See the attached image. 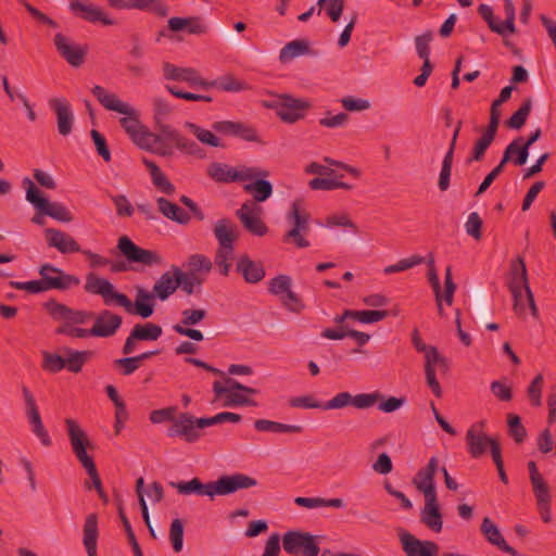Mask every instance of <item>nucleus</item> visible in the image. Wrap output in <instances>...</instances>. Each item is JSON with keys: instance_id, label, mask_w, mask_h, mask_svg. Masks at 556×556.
I'll return each mask as SVG.
<instances>
[{"instance_id": "nucleus-14", "label": "nucleus", "mask_w": 556, "mask_h": 556, "mask_svg": "<svg viewBox=\"0 0 556 556\" xmlns=\"http://www.w3.org/2000/svg\"><path fill=\"white\" fill-rule=\"evenodd\" d=\"M117 248L129 263H140L147 266L163 264V257L156 251L138 247L127 236H122L118 239Z\"/></svg>"}, {"instance_id": "nucleus-50", "label": "nucleus", "mask_w": 556, "mask_h": 556, "mask_svg": "<svg viewBox=\"0 0 556 556\" xmlns=\"http://www.w3.org/2000/svg\"><path fill=\"white\" fill-rule=\"evenodd\" d=\"M494 139L488 137L484 134H481V136L475 142L470 155L466 160V164L469 165L472 162H481L484 157L486 150L489 149Z\"/></svg>"}, {"instance_id": "nucleus-51", "label": "nucleus", "mask_w": 556, "mask_h": 556, "mask_svg": "<svg viewBox=\"0 0 556 556\" xmlns=\"http://www.w3.org/2000/svg\"><path fill=\"white\" fill-rule=\"evenodd\" d=\"M508 432L516 443L520 444L527 437V430L521 424V418L515 414L507 415Z\"/></svg>"}, {"instance_id": "nucleus-34", "label": "nucleus", "mask_w": 556, "mask_h": 556, "mask_svg": "<svg viewBox=\"0 0 556 556\" xmlns=\"http://www.w3.org/2000/svg\"><path fill=\"white\" fill-rule=\"evenodd\" d=\"M213 392L215 393L216 399H219L222 395L226 394L227 400L225 402V406H256L257 403L254 400H251L241 393L238 390L232 389L230 386H223L219 381H215L213 383Z\"/></svg>"}, {"instance_id": "nucleus-37", "label": "nucleus", "mask_w": 556, "mask_h": 556, "mask_svg": "<svg viewBox=\"0 0 556 556\" xmlns=\"http://www.w3.org/2000/svg\"><path fill=\"white\" fill-rule=\"evenodd\" d=\"M168 28L172 31H180L187 29L189 34L202 35L206 33V26L203 24L201 17H172L168 20Z\"/></svg>"}, {"instance_id": "nucleus-7", "label": "nucleus", "mask_w": 556, "mask_h": 556, "mask_svg": "<svg viewBox=\"0 0 556 556\" xmlns=\"http://www.w3.org/2000/svg\"><path fill=\"white\" fill-rule=\"evenodd\" d=\"M267 106L274 109L282 122L293 124L305 116L311 103L285 93L271 100Z\"/></svg>"}, {"instance_id": "nucleus-30", "label": "nucleus", "mask_w": 556, "mask_h": 556, "mask_svg": "<svg viewBox=\"0 0 556 556\" xmlns=\"http://www.w3.org/2000/svg\"><path fill=\"white\" fill-rule=\"evenodd\" d=\"M421 522L435 533L442 531L443 519L438 503V497H425V506L420 511Z\"/></svg>"}, {"instance_id": "nucleus-63", "label": "nucleus", "mask_w": 556, "mask_h": 556, "mask_svg": "<svg viewBox=\"0 0 556 556\" xmlns=\"http://www.w3.org/2000/svg\"><path fill=\"white\" fill-rule=\"evenodd\" d=\"M113 367L121 370L122 375L130 376L140 367V365L135 356H130L115 359L113 362Z\"/></svg>"}, {"instance_id": "nucleus-61", "label": "nucleus", "mask_w": 556, "mask_h": 556, "mask_svg": "<svg viewBox=\"0 0 556 556\" xmlns=\"http://www.w3.org/2000/svg\"><path fill=\"white\" fill-rule=\"evenodd\" d=\"M478 13L481 15V17L486 22L489 28L497 34L503 35V28L500 26V23L496 21L493 10L488 4H480L478 8Z\"/></svg>"}, {"instance_id": "nucleus-44", "label": "nucleus", "mask_w": 556, "mask_h": 556, "mask_svg": "<svg viewBox=\"0 0 556 556\" xmlns=\"http://www.w3.org/2000/svg\"><path fill=\"white\" fill-rule=\"evenodd\" d=\"M254 428L258 432L274 433H302L303 427L299 425H287L268 419H257L254 421Z\"/></svg>"}, {"instance_id": "nucleus-2", "label": "nucleus", "mask_w": 556, "mask_h": 556, "mask_svg": "<svg viewBox=\"0 0 556 556\" xmlns=\"http://www.w3.org/2000/svg\"><path fill=\"white\" fill-rule=\"evenodd\" d=\"M256 484V479L243 473L222 476L216 481H210L207 483H202L199 478H193L190 481L169 483L179 494L188 495L194 493L200 496L206 495L211 500L216 495H229L239 490L255 486Z\"/></svg>"}, {"instance_id": "nucleus-31", "label": "nucleus", "mask_w": 556, "mask_h": 556, "mask_svg": "<svg viewBox=\"0 0 556 556\" xmlns=\"http://www.w3.org/2000/svg\"><path fill=\"white\" fill-rule=\"evenodd\" d=\"M153 299V293L146 291L143 288H137V295L135 302L132 303L129 300V305L123 307L129 314L138 315L142 318H148L154 312Z\"/></svg>"}, {"instance_id": "nucleus-22", "label": "nucleus", "mask_w": 556, "mask_h": 556, "mask_svg": "<svg viewBox=\"0 0 556 556\" xmlns=\"http://www.w3.org/2000/svg\"><path fill=\"white\" fill-rule=\"evenodd\" d=\"M438 469V458L431 457L427 466L419 469L413 479V484L425 497L437 496L434 476Z\"/></svg>"}, {"instance_id": "nucleus-45", "label": "nucleus", "mask_w": 556, "mask_h": 556, "mask_svg": "<svg viewBox=\"0 0 556 556\" xmlns=\"http://www.w3.org/2000/svg\"><path fill=\"white\" fill-rule=\"evenodd\" d=\"M309 52V46L306 40L298 39L288 42L279 53V60L282 63H287L294 58L307 54Z\"/></svg>"}, {"instance_id": "nucleus-53", "label": "nucleus", "mask_w": 556, "mask_h": 556, "mask_svg": "<svg viewBox=\"0 0 556 556\" xmlns=\"http://www.w3.org/2000/svg\"><path fill=\"white\" fill-rule=\"evenodd\" d=\"M23 396L26 403V415L28 417L30 426H34L35 424H39L41 421V417L39 414V409L37 407L36 401L31 392L28 390L27 387H22Z\"/></svg>"}, {"instance_id": "nucleus-47", "label": "nucleus", "mask_w": 556, "mask_h": 556, "mask_svg": "<svg viewBox=\"0 0 556 556\" xmlns=\"http://www.w3.org/2000/svg\"><path fill=\"white\" fill-rule=\"evenodd\" d=\"M212 269V262L203 254H192L187 262L186 273L206 278Z\"/></svg>"}, {"instance_id": "nucleus-52", "label": "nucleus", "mask_w": 556, "mask_h": 556, "mask_svg": "<svg viewBox=\"0 0 556 556\" xmlns=\"http://www.w3.org/2000/svg\"><path fill=\"white\" fill-rule=\"evenodd\" d=\"M42 368L46 371L55 374L65 368V357L47 351L42 352Z\"/></svg>"}, {"instance_id": "nucleus-26", "label": "nucleus", "mask_w": 556, "mask_h": 556, "mask_svg": "<svg viewBox=\"0 0 556 556\" xmlns=\"http://www.w3.org/2000/svg\"><path fill=\"white\" fill-rule=\"evenodd\" d=\"M50 108L56 115L58 131L62 136H68L74 125V115L70 103L65 99L53 98L49 101Z\"/></svg>"}, {"instance_id": "nucleus-43", "label": "nucleus", "mask_w": 556, "mask_h": 556, "mask_svg": "<svg viewBox=\"0 0 556 556\" xmlns=\"http://www.w3.org/2000/svg\"><path fill=\"white\" fill-rule=\"evenodd\" d=\"M65 354V368L71 372H80L84 365L93 356L92 351H75L70 348H63Z\"/></svg>"}, {"instance_id": "nucleus-12", "label": "nucleus", "mask_w": 556, "mask_h": 556, "mask_svg": "<svg viewBox=\"0 0 556 556\" xmlns=\"http://www.w3.org/2000/svg\"><path fill=\"white\" fill-rule=\"evenodd\" d=\"M85 291L90 294L101 295L106 305L115 302L119 306H128L127 295L115 291L114 286L104 278L98 277L94 273L86 276Z\"/></svg>"}, {"instance_id": "nucleus-39", "label": "nucleus", "mask_w": 556, "mask_h": 556, "mask_svg": "<svg viewBox=\"0 0 556 556\" xmlns=\"http://www.w3.org/2000/svg\"><path fill=\"white\" fill-rule=\"evenodd\" d=\"M494 438H490L484 433H478L476 429H468L466 433V443L468 446V452L473 458H479L482 456L486 447L490 446V441H493Z\"/></svg>"}, {"instance_id": "nucleus-55", "label": "nucleus", "mask_w": 556, "mask_h": 556, "mask_svg": "<svg viewBox=\"0 0 556 556\" xmlns=\"http://www.w3.org/2000/svg\"><path fill=\"white\" fill-rule=\"evenodd\" d=\"M504 11L506 18L504 22L500 23V26L503 28V35L502 37H506L507 34H515L516 26H515V5L511 0H504Z\"/></svg>"}, {"instance_id": "nucleus-57", "label": "nucleus", "mask_w": 556, "mask_h": 556, "mask_svg": "<svg viewBox=\"0 0 556 556\" xmlns=\"http://www.w3.org/2000/svg\"><path fill=\"white\" fill-rule=\"evenodd\" d=\"M290 289L291 278L287 275H279L269 281L268 291L278 298H282Z\"/></svg>"}, {"instance_id": "nucleus-10", "label": "nucleus", "mask_w": 556, "mask_h": 556, "mask_svg": "<svg viewBox=\"0 0 556 556\" xmlns=\"http://www.w3.org/2000/svg\"><path fill=\"white\" fill-rule=\"evenodd\" d=\"M383 395L376 391L372 393H359L352 395L350 392L343 391L337 393L332 399L323 404V409H342L348 406H354L358 409H366L372 407Z\"/></svg>"}, {"instance_id": "nucleus-48", "label": "nucleus", "mask_w": 556, "mask_h": 556, "mask_svg": "<svg viewBox=\"0 0 556 556\" xmlns=\"http://www.w3.org/2000/svg\"><path fill=\"white\" fill-rule=\"evenodd\" d=\"M185 127L189 129L190 132H192L197 137V139L204 144L215 148L225 147V144L211 130L204 129L191 122H186Z\"/></svg>"}, {"instance_id": "nucleus-36", "label": "nucleus", "mask_w": 556, "mask_h": 556, "mask_svg": "<svg viewBox=\"0 0 556 556\" xmlns=\"http://www.w3.org/2000/svg\"><path fill=\"white\" fill-rule=\"evenodd\" d=\"M237 270L242 274L248 283H257L265 277L264 266L261 263L252 261L247 255L239 260Z\"/></svg>"}, {"instance_id": "nucleus-32", "label": "nucleus", "mask_w": 556, "mask_h": 556, "mask_svg": "<svg viewBox=\"0 0 556 556\" xmlns=\"http://www.w3.org/2000/svg\"><path fill=\"white\" fill-rule=\"evenodd\" d=\"M440 357L441 354L435 346L428 350V353L425 354L426 381L437 397L442 396V389L435 376Z\"/></svg>"}, {"instance_id": "nucleus-4", "label": "nucleus", "mask_w": 556, "mask_h": 556, "mask_svg": "<svg viewBox=\"0 0 556 556\" xmlns=\"http://www.w3.org/2000/svg\"><path fill=\"white\" fill-rule=\"evenodd\" d=\"M508 289L514 299V312L519 317H525L527 302L533 318L539 319V308L529 286L526 264L521 257L518 258L517 263L511 265V277L508 281Z\"/></svg>"}, {"instance_id": "nucleus-54", "label": "nucleus", "mask_w": 556, "mask_h": 556, "mask_svg": "<svg viewBox=\"0 0 556 556\" xmlns=\"http://www.w3.org/2000/svg\"><path fill=\"white\" fill-rule=\"evenodd\" d=\"M169 541L174 552H181L184 545V522L179 518L174 519L170 523Z\"/></svg>"}, {"instance_id": "nucleus-59", "label": "nucleus", "mask_w": 556, "mask_h": 556, "mask_svg": "<svg viewBox=\"0 0 556 556\" xmlns=\"http://www.w3.org/2000/svg\"><path fill=\"white\" fill-rule=\"evenodd\" d=\"M134 9L150 10L160 16H165L168 11L161 0H134Z\"/></svg>"}, {"instance_id": "nucleus-27", "label": "nucleus", "mask_w": 556, "mask_h": 556, "mask_svg": "<svg viewBox=\"0 0 556 556\" xmlns=\"http://www.w3.org/2000/svg\"><path fill=\"white\" fill-rule=\"evenodd\" d=\"M45 235L48 245L55 248L63 254L81 252L78 242L71 235L60 229L47 228Z\"/></svg>"}, {"instance_id": "nucleus-28", "label": "nucleus", "mask_w": 556, "mask_h": 556, "mask_svg": "<svg viewBox=\"0 0 556 556\" xmlns=\"http://www.w3.org/2000/svg\"><path fill=\"white\" fill-rule=\"evenodd\" d=\"M480 530L485 540L500 551L507 553L510 556H520L514 547L506 543L498 527L491 520V518H483Z\"/></svg>"}, {"instance_id": "nucleus-11", "label": "nucleus", "mask_w": 556, "mask_h": 556, "mask_svg": "<svg viewBox=\"0 0 556 556\" xmlns=\"http://www.w3.org/2000/svg\"><path fill=\"white\" fill-rule=\"evenodd\" d=\"M286 553L294 556H318L320 549L315 538L308 532L288 531L282 536Z\"/></svg>"}, {"instance_id": "nucleus-62", "label": "nucleus", "mask_w": 556, "mask_h": 556, "mask_svg": "<svg viewBox=\"0 0 556 556\" xmlns=\"http://www.w3.org/2000/svg\"><path fill=\"white\" fill-rule=\"evenodd\" d=\"M482 219L477 212H472L468 216V220L465 224L466 232L476 240H480L482 237Z\"/></svg>"}, {"instance_id": "nucleus-9", "label": "nucleus", "mask_w": 556, "mask_h": 556, "mask_svg": "<svg viewBox=\"0 0 556 556\" xmlns=\"http://www.w3.org/2000/svg\"><path fill=\"white\" fill-rule=\"evenodd\" d=\"M67 435L74 455L85 468L94 464L93 458L88 454V450H93L94 446L89 440L87 433L80 428L75 419H65Z\"/></svg>"}, {"instance_id": "nucleus-38", "label": "nucleus", "mask_w": 556, "mask_h": 556, "mask_svg": "<svg viewBox=\"0 0 556 556\" xmlns=\"http://www.w3.org/2000/svg\"><path fill=\"white\" fill-rule=\"evenodd\" d=\"M156 204L161 214L180 225H187L191 219L186 211L165 198H157Z\"/></svg>"}, {"instance_id": "nucleus-29", "label": "nucleus", "mask_w": 556, "mask_h": 556, "mask_svg": "<svg viewBox=\"0 0 556 556\" xmlns=\"http://www.w3.org/2000/svg\"><path fill=\"white\" fill-rule=\"evenodd\" d=\"M214 235L219 249L226 253H233V242L238 238L236 225L227 218L219 219L214 227Z\"/></svg>"}, {"instance_id": "nucleus-42", "label": "nucleus", "mask_w": 556, "mask_h": 556, "mask_svg": "<svg viewBox=\"0 0 556 556\" xmlns=\"http://www.w3.org/2000/svg\"><path fill=\"white\" fill-rule=\"evenodd\" d=\"M172 271L178 275V280L180 281L179 287L187 295L200 293L201 286L205 281L204 277L188 274L175 265L172 266Z\"/></svg>"}, {"instance_id": "nucleus-6", "label": "nucleus", "mask_w": 556, "mask_h": 556, "mask_svg": "<svg viewBox=\"0 0 556 556\" xmlns=\"http://www.w3.org/2000/svg\"><path fill=\"white\" fill-rule=\"evenodd\" d=\"M23 185L26 188V200L33 204L39 213L63 223L73 220L74 217L65 205L60 202H49L41 195L40 190L28 177L24 178Z\"/></svg>"}, {"instance_id": "nucleus-8", "label": "nucleus", "mask_w": 556, "mask_h": 556, "mask_svg": "<svg viewBox=\"0 0 556 556\" xmlns=\"http://www.w3.org/2000/svg\"><path fill=\"white\" fill-rule=\"evenodd\" d=\"M528 470L530 475L532 491L536 500L538 510L541 515L542 520L547 523L552 520L551 489L547 482L544 480L543 476L539 472L536 464L533 460L528 463Z\"/></svg>"}, {"instance_id": "nucleus-5", "label": "nucleus", "mask_w": 556, "mask_h": 556, "mask_svg": "<svg viewBox=\"0 0 556 556\" xmlns=\"http://www.w3.org/2000/svg\"><path fill=\"white\" fill-rule=\"evenodd\" d=\"M287 219L292 224V228L283 235L282 241L293 242L299 249L308 248L306 235L311 231V214L303 207V200L296 199L292 202Z\"/></svg>"}, {"instance_id": "nucleus-19", "label": "nucleus", "mask_w": 556, "mask_h": 556, "mask_svg": "<svg viewBox=\"0 0 556 556\" xmlns=\"http://www.w3.org/2000/svg\"><path fill=\"white\" fill-rule=\"evenodd\" d=\"M156 129L160 134L157 136L162 137V141H170L180 152L187 153L189 155L202 156V149L199 144L186 137H184L177 129L173 126L159 123L156 124Z\"/></svg>"}, {"instance_id": "nucleus-35", "label": "nucleus", "mask_w": 556, "mask_h": 556, "mask_svg": "<svg viewBox=\"0 0 556 556\" xmlns=\"http://www.w3.org/2000/svg\"><path fill=\"white\" fill-rule=\"evenodd\" d=\"M179 283L178 275H175L172 270L165 271L154 283L151 293H153L154 296H157L161 301H165L175 293L179 288Z\"/></svg>"}, {"instance_id": "nucleus-41", "label": "nucleus", "mask_w": 556, "mask_h": 556, "mask_svg": "<svg viewBox=\"0 0 556 556\" xmlns=\"http://www.w3.org/2000/svg\"><path fill=\"white\" fill-rule=\"evenodd\" d=\"M98 534V517L96 514H90L86 517L84 525V545L88 556H97Z\"/></svg>"}, {"instance_id": "nucleus-16", "label": "nucleus", "mask_w": 556, "mask_h": 556, "mask_svg": "<svg viewBox=\"0 0 556 556\" xmlns=\"http://www.w3.org/2000/svg\"><path fill=\"white\" fill-rule=\"evenodd\" d=\"M261 206L252 201H245L241 207L237 210L236 216L248 232L263 237L268 232V227L261 218Z\"/></svg>"}, {"instance_id": "nucleus-1", "label": "nucleus", "mask_w": 556, "mask_h": 556, "mask_svg": "<svg viewBox=\"0 0 556 556\" xmlns=\"http://www.w3.org/2000/svg\"><path fill=\"white\" fill-rule=\"evenodd\" d=\"M91 92L104 109L125 115L119 119L121 126L139 148L151 150L156 142H161L162 137L149 131L140 123L138 112L115 93L108 92L99 85L94 86Z\"/></svg>"}, {"instance_id": "nucleus-56", "label": "nucleus", "mask_w": 556, "mask_h": 556, "mask_svg": "<svg viewBox=\"0 0 556 556\" xmlns=\"http://www.w3.org/2000/svg\"><path fill=\"white\" fill-rule=\"evenodd\" d=\"M424 262H425V258L422 256L413 255V256H410L408 258L400 260L396 264H392V265L387 266L383 269V271L387 275H391V274H394V273L407 270L409 268H413V267H415L417 265L422 264Z\"/></svg>"}, {"instance_id": "nucleus-25", "label": "nucleus", "mask_w": 556, "mask_h": 556, "mask_svg": "<svg viewBox=\"0 0 556 556\" xmlns=\"http://www.w3.org/2000/svg\"><path fill=\"white\" fill-rule=\"evenodd\" d=\"M94 324L91 329H98L99 332L93 333L92 337L110 338L116 333L123 323L122 316L112 313L109 309L100 312L93 316Z\"/></svg>"}, {"instance_id": "nucleus-24", "label": "nucleus", "mask_w": 556, "mask_h": 556, "mask_svg": "<svg viewBox=\"0 0 556 556\" xmlns=\"http://www.w3.org/2000/svg\"><path fill=\"white\" fill-rule=\"evenodd\" d=\"M164 77L168 80L185 81L191 87H206V80L203 79L197 70L192 67H179L168 62L163 64Z\"/></svg>"}, {"instance_id": "nucleus-58", "label": "nucleus", "mask_w": 556, "mask_h": 556, "mask_svg": "<svg viewBox=\"0 0 556 556\" xmlns=\"http://www.w3.org/2000/svg\"><path fill=\"white\" fill-rule=\"evenodd\" d=\"M389 315V311H353V318L364 324L378 323Z\"/></svg>"}, {"instance_id": "nucleus-49", "label": "nucleus", "mask_w": 556, "mask_h": 556, "mask_svg": "<svg viewBox=\"0 0 556 556\" xmlns=\"http://www.w3.org/2000/svg\"><path fill=\"white\" fill-rule=\"evenodd\" d=\"M532 109V100L526 99L520 108L506 121V126L510 129H520L527 122Z\"/></svg>"}, {"instance_id": "nucleus-18", "label": "nucleus", "mask_w": 556, "mask_h": 556, "mask_svg": "<svg viewBox=\"0 0 556 556\" xmlns=\"http://www.w3.org/2000/svg\"><path fill=\"white\" fill-rule=\"evenodd\" d=\"M162 327L156 324H136L125 340L123 354L130 355L136 351L139 341H155L162 336Z\"/></svg>"}, {"instance_id": "nucleus-20", "label": "nucleus", "mask_w": 556, "mask_h": 556, "mask_svg": "<svg viewBox=\"0 0 556 556\" xmlns=\"http://www.w3.org/2000/svg\"><path fill=\"white\" fill-rule=\"evenodd\" d=\"M399 538L407 556H438L439 545L433 541H421L412 533L400 529Z\"/></svg>"}, {"instance_id": "nucleus-17", "label": "nucleus", "mask_w": 556, "mask_h": 556, "mask_svg": "<svg viewBox=\"0 0 556 556\" xmlns=\"http://www.w3.org/2000/svg\"><path fill=\"white\" fill-rule=\"evenodd\" d=\"M39 275L43 278L45 285L49 290L66 291L79 286L80 279L74 275L64 273L51 264H43L39 268Z\"/></svg>"}, {"instance_id": "nucleus-64", "label": "nucleus", "mask_w": 556, "mask_h": 556, "mask_svg": "<svg viewBox=\"0 0 556 556\" xmlns=\"http://www.w3.org/2000/svg\"><path fill=\"white\" fill-rule=\"evenodd\" d=\"M281 304L293 313H300L304 308V304L301 300V298L294 293L291 289L282 295V298H279Z\"/></svg>"}, {"instance_id": "nucleus-60", "label": "nucleus", "mask_w": 556, "mask_h": 556, "mask_svg": "<svg viewBox=\"0 0 556 556\" xmlns=\"http://www.w3.org/2000/svg\"><path fill=\"white\" fill-rule=\"evenodd\" d=\"M207 315V312L204 308H195V309H185L181 313V320L178 325H182L184 327H190L201 323Z\"/></svg>"}, {"instance_id": "nucleus-15", "label": "nucleus", "mask_w": 556, "mask_h": 556, "mask_svg": "<svg viewBox=\"0 0 556 556\" xmlns=\"http://www.w3.org/2000/svg\"><path fill=\"white\" fill-rule=\"evenodd\" d=\"M201 430L202 427L199 426V418L189 413H181L167 429V435L170 438H182L186 442L193 443L201 438Z\"/></svg>"}, {"instance_id": "nucleus-3", "label": "nucleus", "mask_w": 556, "mask_h": 556, "mask_svg": "<svg viewBox=\"0 0 556 556\" xmlns=\"http://www.w3.org/2000/svg\"><path fill=\"white\" fill-rule=\"evenodd\" d=\"M45 308L54 320H61L62 324L55 328L56 334H63L70 338H88L99 332L98 329H84L76 325H85L93 318L94 314L89 311L73 309L55 300H49L45 303Z\"/></svg>"}, {"instance_id": "nucleus-33", "label": "nucleus", "mask_w": 556, "mask_h": 556, "mask_svg": "<svg viewBox=\"0 0 556 556\" xmlns=\"http://www.w3.org/2000/svg\"><path fill=\"white\" fill-rule=\"evenodd\" d=\"M70 9L75 13L80 12L81 18L89 23H101L105 26L114 24V21L108 17L100 8L92 4H84L75 0L71 2Z\"/></svg>"}, {"instance_id": "nucleus-46", "label": "nucleus", "mask_w": 556, "mask_h": 556, "mask_svg": "<svg viewBox=\"0 0 556 556\" xmlns=\"http://www.w3.org/2000/svg\"><path fill=\"white\" fill-rule=\"evenodd\" d=\"M204 88H217L223 91L238 92L245 90L248 86L245 83L236 79L235 76L227 74L211 81L206 80V87Z\"/></svg>"}, {"instance_id": "nucleus-13", "label": "nucleus", "mask_w": 556, "mask_h": 556, "mask_svg": "<svg viewBox=\"0 0 556 556\" xmlns=\"http://www.w3.org/2000/svg\"><path fill=\"white\" fill-rule=\"evenodd\" d=\"M208 176L217 182H243L252 180L261 173L248 166L230 167L222 163H213L207 169Z\"/></svg>"}, {"instance_id": "nucleus-23", "label": "nucleus", "mask_w": 556, "mask_h": 556, "mask_svg": "<svg viewBox=\"0 0 556 556\" xmlns=\"http://www.w3.org/2000/svg\"><path fill=\"white\" fill-rule=\"evenodd\" d=\"M253 168L262 174L253 177L252 180L245 181L243 190L253 197L254 203L265 202L273 194V185L265 179L269 176V172L260 167Z\"/></svg>"}, {"instance_id": "nucleus-21", "label": "nucleus", "mask_w": 556, "mask_h": 556, "mask_svg": "<svg viewBox=\"0 0 556 556\" xmlns=\"http://www.w3.org/2000/svg\"><path fill=\"white\" fill-rule=\"evenodd\" d=\"M54 46L60 55L72 66L79 67L87 53V49L75 45L72 40L61 33L54 36Z\"/></svg>"}, {"instance_id": "nucleus-40", "label": "nucleus", "mask_w": 556, "mask_h": 556, "mask_svg": "<svg viewBox=\"0 0 556 556\" xmlns=\"http://www.w3.org/2000/svg\"><path fill=\"white\" fill-rule=\"evenodd\" d=\"M142 162L149 169L152 182L155 186V188L167 195L174 194L176 188L169 181L166 175L161 170V168L153 161H150L148 159H143Z\"/></svg>"}]
</instances>
